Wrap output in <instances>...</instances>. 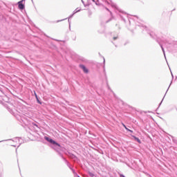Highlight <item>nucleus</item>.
I'll return each instance as SVG.
<instances>
[{"label": "nucleus", "instance_id": "obj_1", "mask_svg": "<svg viewBox=\"0 0 177 177\" xmlns=\"http://www.w3.org/2000/svg\"><path fill=\"white\" fill-rule=\"evenodd\" d=\"M44 140L48 142V147L55 150L59 157H61L64 161L65 164L68 166L70 164V162L64 158V155L63 154V151L64 148L56 140H53L50 136H44Z\"/></svg>", "mask_w": 177, "mask_h": 177}, {"label": "nucleus", "instance_id": "obj_2", "mask_svg": "<svg viewBox=\"0 0 177 177\" xmlns=\"http://www.w3.org/2000/svg\"><path fill=\"white\" fill-rule=\"evenodd\" d=\"M44 140L48 142V147L55 150L59 157H61L64 161L65 164L68 166L70 164V162L64 158V155L63 154V151L64 148L56 140H53L50 136H44Z\"/></svg>", "mask_w": 177, "mask_h": 177}, {"label": "nucleus", "instance_id": "obj_3", "mask_svg": "<svg viewBox=\"0 0 177 177\" xmlns=\"http://www.w3.org/2000/svg\"><path fill=\"white\" fill-rule=\"evenodd\" d=\"M136 29L142 32L143 34H146L147 32V34H149L150 35L151 38H153V39H156V42L159 44L162 50V53L165 56V58L167 59V56L165 55V50L164 49V47L162 46V44H161V42H160V40L158 39V38H157V35H156V34L153 32H151L149 30V28H147V26H145L143 24L140 22L139 21H137L136 22Z\"/></svg>", "mask_w": 177, "mask_h": 177}, {"label": "nucleus", "instance_id": "obj_4", "mask_svg": "<svg viewBox=\"0 0 177 177\" xmlns=\"http://www.w3.org/2000/svg\"><path fill=\"white\" fill-rule=\"evenodd\" d=\"M7 110L10 114L14 115L19 122L25 123L26 121H27V116L26 115V113L23 111V108H15V106L10 108V106H7Z\"/></svg>", "mask_w": 177, "mask_h": 177}, {"label": "nucleus", "instance_id": "obj_5", "mask_svg": "<svg viewBox=\"0 0 177 177\" xmlns=\"http://www.w3.org/2000/svg\"><path fill=\"white\" fill-rule=\"evenodd\" d=\"M118 10H119L120 13H122V14H120V15H119L120 19H122V20L124 23H126L127 21L125 20V17H128V14H127L126 12H124L122 11V10L118 9Z\"/></svg>", "mask_w": 177, "mask_h": 177}, {"label": "nucleus", "instance_id": "obj_6", "mask_svg": "<svg viewBox=\"0 0 177 177\" xmlns=\"http://www.w3.org/2000/svg\"><path fill=\"white\" fill-rule=\"evenodd\" d=\"M80 68L82 70V71L84 73V74H88L89 73V69L86 68V66L82 64H80L79 65Z\"/></svg>", "mask_w": 177, "mask_h": 177}, {"label": "nucleus", "instance_id": "obj_7", "mask_svg": "<svg viewBox=\"0 0 177 177\" xmlns=\"http://www.w3.org/2000/svg\"><path fill=\"white\" fill-rule=\"evenodd\" d=\"M17 5H18V9L19 10H24L26 9V4L21 3V1H18Z\"/></svg>", "mask_w": 177, "mask_h": 177}, {"label": "nucleus", "instance_id": "obj_8", "mask_svg": "<svg viewBox=\"0 0 177 177\" xmlns=\"http://www.w3.org/2000/svg\"><path fill=\"white\" fill-rule=\"evenodd\" d=\"M103 71L105 76L106 80H107V74L106 73V59L103 57Z\"/></svg>", "mask_w": 177, "mask_h": 177}, {"label": "nucleus", "instance_id": "obj_9", "mask_svg": "<svg viewBox=\"0 0 177 177\" xmlns=\"http://www.w3.org/2000/svg\"><path fill=\"white\" fill-rule=\"evenodd\" d=\"M34 96L35 97L37 103H38V104H42V101H41L39 97H38V95H37V92H35V91H34Z\"/></svg>", "mask_w": 177, "mask_h": 177}, {"label": "nucleus", "instance_id": "obj_10", "mask_svg": "<svg viewBox=\"0 0 177 177\" xmlns=\"http://www.w3.org/2000/svg\"><path fill=\"white\" fill-rule=\"evenodd\" d=\"M131 136V138H133V139L136 141L138 142L139 143V145L142 144V140H140V139H139V138L136 137V136H133L132 134L130 135Z\"/></svg>", "mask_w": 177, "mask_h": 177}, {"label": "nucleus", "instance_id": "obj_11", "mask_svg": "<svg viewBox=\"0 0 177 177\" xmlns=\"http://www.w3.org/2000/svg\"><path fill=\"white\" fill-rule=\"evenodd\" d=\"M171 84H169L163 98L162 99L161 102H160L159 105H158V107L157 108L156 110H158V109H160V106H161V104H162V102H164V98L165 97V95H167V92H168L169 89V86H171Z\"/></svg>", "mask_w": 177, "mask_h": 177}, {"label": "nucleus", "instance_id": "obj_12", "mask_svg": "<svg viewBox=\"0 0 177 177\" xmlns=\"http://www.w3.org/2000/svg\"><path fill=\"white\" fill-rule=\"evenodd\" d=\"M74 15H75V12H73V14H71L69 17H68V24H69V28H71V21H70V19H72V17H74Z\"/></svg>", "mask_w": 177, "mask_h": 177}, {"label": "nucleus", "instance_id": "obj_13", "mask_svg": "<svg viewBox=\"0 0 177 177\" xmlns=\"http://www.w3.org/2000/svg\"><path fill=\"white\" fill-rule=\"evenodd\" d=\"M106 86L109 89V91H110L111 92H112V93H113L114 96H115V93H114V91H113L111 90V88L110 87V86L109 85V81L107 80V79H106Z\"/></svg>", "mask_w": 177, "mask_h": 177}, {"label": "nucleus", "instance_id": "obj_14", "mask_svg": "<svg viewBox=\"0 0 177 177\" xmlns=\"http://www.w3.org/2000/svg\"><path fill=\"white\" fill-rule=\"evenodd\" d=\"M123 127L124 128V129H126V131L127 132H130V133H133V131H132L131 129H129V128L127 127V125H125V124H122Z\"/></svg>", "mask_w": 177, "mask_h": 177}, {"label": "nucleus", "instance_id": "obj_15", "mask_svg": "<svg viewBox=\"0 0 177 177\" xmlns=\"http://www.w3.org/2000/svg\"><path fill=\"white\" fill-rule=\"evenodd\" d=\"M68 154H69L70 157H71V158H73V160H78V158L74 153H68Z\"/></svg>", "mask_w": 177, "mask_h": 177}, {"label": "nucleus", "instance_id": "obj_16", "mask_svg": "<svg viewBox=\"0 0 177 177\" xmlns=\"http://www.w3.org/2000/svg\"><path fill=\"white\" fill-rule=\"evenodd\" d=\"M71 170L72 171L73 174H74L75 177L80 176L78 174H77V171H75V169L74 168H71Z\"/></svg>", "mask_w": 177, "mask_h": 177}, {"label": "nucleus", "instance_id": "obj_17", "mask_svg": "<svg viewBox=\"0 0 177 177\" xmlns=\"http://www.w3.org/2000/svg\"><path fill=\"white\" fill-rule=\"evenodd\" d=\"M87 174L89 177H96V175H95V174H93V172L88 171Z\"/></svg>", "mask_w": 177, "mask_h": 177}, {"label": "nucleus", "instance_id": "obj_18", "mask_svg": "<svg viewBox=\"0 0 177 177\" xmlns=\"http://www.w3.org/2000/svg\"><path fill=\"white\" fill-rule=\"evenodd\" d=\"M171 136V139H172L174 143H175V145H177V138H175V137H174V136Z\"/></svg>", "mask_w": 177, "mask_h": 177}, {"label": "nucleus", "instance_id": "obj_19", "mask_svg": "<svg viewBox=\"0 0 177 177\" xmlns=\"http://www.w3.org/2000/svg\"><path fill=\"white\" fill-rule=\"evenodd\" d=\"M93 2H95L97 6H100V3H99V0H91Z\"/></svg>", "mask_w": 177, "mask_h": 177}, {"label": "nucleus", "instance_id": "obj_20", "mask_svg": "<svg viewBox=\"0 0 177 177\" xmlns=\"http://www.w3.org/2000/svg\"><path fill=\"white\" fill-rule=\"evenodd\" d=\"M80 60L81 62H82L83 63H88V59L84 58V57H82L80 58Z\"/></svg>", "mask_w": 177, "mask_h": 177}, {"label": "nucleus", "instance_id": "obj_21", "mask_svg": "<svg viewBox=\"0 0 177 177\" xmlns=\"http://www.w3.org/2000/svg\"><path fill=\"white\" fill-rule=\"evenodd\" d=\"M117 39H118V34L116 36L113 35V41H117Z\"/></svg>", "mask_w": 177, "mask_h": 177}, {"label": "nucleus", "instance_id": "obj_22", "mask_svg": "<svg viewBox=\"0 0 177 177\" xmlns=\"http://www.w3.org/2000/svg\"><path fill=\"white\" fill-rule=\"evenodd\" d=\"M106 10H107V12H109L111 16H113V12L110 10V9H109V8L105 7Z\"/></svg>", "mask_w": 177, "mask_h": 177}, {"label": "nucleus", "instance_id": "obj_23", "mask_svg": "<svg viewBox=\"0 0 177 177\" xmlns=\"http://www.w3.org/2000/svg\"><path fill=\"white\" fill-rule=\"evenodd\" d=\"M9 140H13V139L10 138V139H8V140H3L0 141V143H2V142H8Z\"/></svg>", "mask_w": 177, "mask_h": 177}, {"label": "nucleus", "instance_id": "obj_24", "mask_svg": "<svg viewBox=\"0 0 177 177\" xmlns=\"http://www.w3.org/2000/svg\"><path fill=\"white\" fill-rule=\"evenodd\" d=\"M64 20H67V18L63 19H60V20H57L56 21V23H60V21H64Z\"/></svg>", "mask_w": 177, "mask_h": 177}, {"label": "nucleus", "instance_id": "obj_25", "mask_svg": "<svg viewBox=\"0 0 177 177\" xmlns=\"http://www.w3.org/2000/svg\"><path fill=\"white\" fill-rule=\"evenodd\" d=\"M32 125H33V127H36L37 128H39V127H38V124L35 122H32Z\"/></svg>", "mask_w": 177, "mask_h": 177}, {"label": "nucleus", "instance_id": "obj_26", "mask_svg": "<svg viewBox=\"0 0 177 177\" xmlns=\"http://www.w3.org/2000/svg\"><path fill=\"white\" fill-rule=\"evenodd\" d=\"M144 174L146 175V176H148V177H153L151 176V175H150V174L147 173V172H144Z\"/></svg>", "mask_w": 177, "mask_h": 177}, {"label": "nucleus", "instance_id": "obj_27", "mask_svg": "<svg viewBox=\"0 0 177 177\" xmlns=\"http://www.w3.org/2000/svg\"><path fill=\"white\" fill-rule=\"evenodd\" d=\"M98 153H100V154H104V152H103V150L100 149Z\"/></svg>", "mask_w": 177, "mask_h": 177}, {"label": "nucleus", "instance_id": "obj_28", "mask_svg": "<svg viewBox=\"0 0 177 177\" xmlns=\"http://www.w3.org/2000/svg\"><path fill=\"white\" fill-rule=\"evenodd\" d=\"M111 20H113V18H110L109 19H108L106 23H110V21H111Z\"/></svg>", "mask_w": 177, "mask_h": 177}, {"label": "nucleus", "instance_id": "obj_29", "mask_svg": "<svg viewBox=\"0 0 177 177\" xmlns=\"http://www.w3.org/2000/svg\"><path fill=\"white\" fill-rule=\"evenodd\" d=\"M111 6H113V8H115V9H117V5H115V4H111Z\"/></svg>", "mask_w": 177, "mask_h": 177}, {"label": "nucleus", "instance_id": "obj_30", "mask_svg": "<svg viewBox=\"0 0 177 177\" xmlns=\"http://www.w3.org/2000/svg\"><path fill=\"white\" fill-rule=\"evenodd\" d=\"M119 176L120 177H126L125 175H124L122 174H119Z\"/></svg>", "mask_w": 177, "mask_h": 177}, {"label": "nucleus", "instance_id": "obj_31", "mask_svg": "<svg viewBox=\"0 0 177 177\" xmlns=\"http://www.w3.org/2000/svg\"><path fill=\"white\" fill-rule=\"evenodd\" d=\"M67 167H68L70 169H71V168H73V167L71 166V164H70V163L68 165Z\"/></svg>", "mask_w": 177, "mask_h": 177}, {"label": "nucleus", "instance_id": "obj_32", "mask_svg": "<svg viewBox=\"0 0 177 177\" xmlns=\"http://www.w3.org/2000/svg\"><path fill=\"white\" fill-rule=\"evenodd\" d=\"M84 6L85 8H86V7L89 6V3H86V4H85Z\"/></svg>", "mask_w": 177, "mask_h": 177}, {"label": "nucleus", "instance_id": "obj_33", "mask_svg": "<svg viewBox=\"0 0 177 177\" xmlns=\"http://www.w3.org/2000/svg\"><path fill=\"white\" fill-rule=\"evenodd\" d=\"M81 10H82L81 9H79V10H78V8L76 9V11L77 12V13H78L79 12H81Z\"/></svg>", "mask_w": 177, "mask_h": 177}, {"label": "nucleus", "instance_id": "obj_34", "mask_svg": "<svg viewBox=\"0 0 177 177\" xmlns=\"http://www.w3.org/2000/svg\"><path fill=\"white\" fill-rule=\"evenodd\" d=\"M19 2H21V3H23V2H26V0H21L19 1Z\"/></svg>", "mask_w": 177, "mask_h": 177}, {"label": "nucleus", "instance_id": "obj_35", "mask_svg": "<svg viewBox=\"0 0 177 177\" xmlns=\"http://www.w3.org/2000/svg\"><path fill=\"white\" fill-rule=\"evenodd\" d=\"M82 3H83V5H85V1H84V0H82Z\"/></svg>", "mask_w": 177, "mask_h": 177}, {"label": "nucleus", "instance_id": "obj_36", "mask_svg": "<svg viewBox=\"0 0 177 177\" xmlns=\"http://www.w3.org/2000/svg\"><path fill=\"white\" fill-rule=\"evenodd\" d=\"M172 80H174V74H172V72H171Z\"/></svg>", "mask_w": 177, "mask_h": 177}, {"label": "nucleus", "instance_id": "obj_37", "mask_svg": "<svg viewBox=\"0 0 177 177\" xmlns=\"http://www.w3.org/2000/svg\"><path fill=\"white\" fill-rule=\"evenodd\" d=\"M55 41H57V42H59L60 40L59 39H54Z\"/></svg>", "mask_w": 177, "mask_h": 177}, {"label": "nucleus", "instance_id": "obj_38", "mask_svg": "<svg viewBox=\"0 0 177 177\" xmlns=\"http://www.w3.org/2000/svg\"><path fill=\"white\" fill-rule=\"evenodd\" d=\"M135 17L137 19V20H139V18L138 17V16H135Z\"/></svg>", "mask_w": 177, "mask_h": 177}, {"label": "nucleus", "instance_id": "obj_39", "mask_svg": "<svg viewBox=\"0 0 177 177\" xmlns=\"http://www.w3.org/2000/svg\"><path fill=\"white\" fill-rule=\"evenodd\" d=\"M73 13H78V12L76 11V10L73 12Z\"/></svg>", "mask_w": 177, "mask_h": 177}, {"label": "nucleus", "instance_id": "obj_40", "mask_svg": "<svg viewBox=\"0 0 177 177\" xmlns=\"http://www.w3.org/2000/svg\"><path fill=\"white\" fill-rule=\"evenodd\" d=\"M45 37H48V35H46V34H44Z\"/></svg>", "mask_w": 177, "mask_h": 177}, {"label": "nucleus", "instance_id": "obj_41", "mask_svg": "<svg viewBox=\"0 0 177 177\" xmlns=\"http://www.w3.org/2000/svg\"><path fill=\"white\" fill-rule=\"evenodd\" d=\"M12 146H13V147H16V145H12Z\"/></svg>", "mask_w": 177, "mask_h": 177}, {"label": "nucleus", "instance_id": "obj_42", "mask_svg": "<svg viewBox=\"0 0 177 177\" xmlns=\"http://www.w3.org/2000/svg\"><path fill=\"white\" fill-rule=\"evenodd\" d=\"M115 26H118V24H116V25H115Z\"/></svg>", "mask_w": 177, "mask_h": 177}, {"label": "nucleus", "instance_id": "obj_43", "mask_svg": "<svg viewBox=\"0 0 177 177\" xmlns=\"http://www.w3.org/2000/svg\"><path fill=\"white\" fill-rule=\"evenodd\" d=\"M115 48H117V45H115Z\"/></svg>", "mask_w": 177, "mask_h": 177}, {"label": "nucleus", "instance_id": "obj_44", "mask_svg": "<svg viewBox=\"0 0 177 177\" xmlns=\"http://www.w3.org/2000/svg\"><path fill=\"white\" fill-rule=\"evenodd\" d=\"M112 44H114V42H113V41H112Z\"/></svg>", "mask_w": 177, "mask_h": 177}, {"label": "nucleus", "instance_id": "obj_45", "mask_svg": "<svg viewBox=\"0 0 177 177\" xmlns=\"http://www.w3.org/2000/svg\"><path fill=\"white\" fill-rule=\"evenodd\" d=\"M129 23H131V21L129 20Z\"/></svg>", "mask_w": 177, "mask_h": 177}, {"label": "nucleus", "instance_id": "obj_46", "mask_svg": "<svg viewBox=\"0 0 177 177\" xmlns=\"http://www.w3.org/2000/svg\"><path fill=\"white\" fill-rule=\"evenodd\" d=\"M176 111H177V108H176Z\"/></svg>", "mask_w": 177, "mask_h": 177}, {"label": "nucleus", "instance_id": "obj_47", "mask_svg": "<svg viewBox=\"0 0 177 177\" xmlns=\"http://www.w3.org/2000/svg\"><path fill=\"white\" fill-rule=\"evenodd\" d=\"M77 177H80V176H77Z\"/></svg>", "mask_w": 177, "mask_h": 177}]
</instances>
